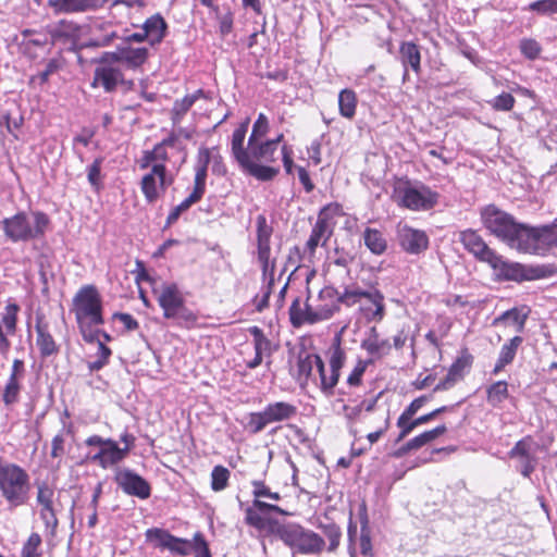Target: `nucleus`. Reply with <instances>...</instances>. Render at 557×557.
Here are the masks:
<instances>
[{
    "label": "nucleus",
    "instance_id": "f257e3e1",
    "mask_svg": "<svg viewBox=\"0 0 557 557\" xmlns=\"http://www.w3.org/2000/svg\"><path fill=\"white\" fill-rule=\"evenodd\" d=\"M72 312L78 330L87 343L98 341L99 326L104 323L102 298L94 285H85L78 289L72 301Z\"/></svg>",
    "mask_w": 557,
    "mask_h": 557
},
{
    "label": "nucleus",
    "instance_id": "f03ea898",
    "mask_svg": "<svg viewBox=\"0 0 557 557\" xmlns=\"http://www.w3.org/2000/svg\"><path fill=\"white\" fill-rule=\"evenodd\" d=\"M341 297L342 292L326 286L315 297H309L304 306L299 299L294 300L289 308L292 324L300 326L329 320L338 310Z\"/></svg>",
    "mask_w": 557,
    "mask_h": 557
},
{
    "label": "nucleus",
    "instance_id": "7ed1b4c3",
    "mask_svg": "<svg viewBox=\"0 0 557 557\" xmlns=\"http://www.w3.org/2000/svg\"><path fill=\"white\" fill-rule=\"evenodd\" d=\"M46 213L34 211L30 213L17 212L1 221L5 237L13 243H26L45 236L49 225Z\"/></svg>",
    "mask_w": 557,
    "mask_h": 557
},
{
    "label": "nucleus",
    "instance_id": "20e7f679",
    "mask_svg": "<svg viewBox=\"0 0 557 557\" xmlns=\"http://www.w3.org/2000/svg\"><path fill=\"white\" fill-rule=\"evenodd\" d=\"M341 301L347 307H358L361 318L368 322H381L385 317L384 295L376 288L362 289L358 285L345 286Z\"/></svg>",
    "mask_w": 557,
    "mask_h": 557
},
{
    "label": "nucleus",
    "instance_id": "39448f33",
    "mask_svg": "<svg viewBox=\"0 0 557 557\" xmlns=\"http://www.w3.org/2000/svg\"><path fill=\"white\" fill-rule=\"evenodd\" d=\"M30 491L29 475L20 466L0 457V494L10 507L26 504Z\"/></svg>",
    "mask_w": 557,
    "mask_h": 557
},
{
    "label": "nucleus",
    "instance_id": "423d86ee",
    "mask_svg": "<svg viewBox=\"0 0 557 557\" xmlns=\"http://www.w3.org/2000/svg\"><path fill=\"white\" fill-rule=\"evenodd\" d=\"M482 221L492 234L507 243L511 248L522 251L525 238L523 233L528 231L527 225L516 223L509 214L493 206L486 207L482 211Z\"/></svg>",
    "mask_w": 557,
    "mask_h": 557
},
{
    "label": "nucleus",
    "instance_id": "0eeeda50",
    "mask_svg": "<svg viewBox=\"0 0 557 557\" xmlns=\"http://www.w3.org/2000/svg\"><path fill=\"white\" fill-rule=\"evenodd\" d=\"M154 294L165 319H173L181 326L191 327L197 314L185 306V298L175 283H162Z\"/></svg>",
    "mask_w": 557,
    "mask_h": 557
},
{
    "label": "nucleus",
    "instance_id": "6e6552de",
    "mask_svg": "<svg viewBox=\"0 0 557 557\" xmlns=\"http://www.w3.org/2000/svg\"><path fill=\"white\" fill-rule=\"evenodd\" d=\"M247 156L248 164L240 163V168L258 181H271L278 174V168L269 165L277 160L274 143L248 141Z\"/></svg>",
    "mask_w": 557,
    "mask_h": 557
},
{
    "label": "nucleus",
    "instance_id": "1a4fd4ad",
    "mask_svg": "<svg viewBox=\"0 0 557 557\" xmlns=\"http://www.w3.org/2000/svg\"><path fill=\"white\" fill-rule=\"evenodd\" d=\"M396 202L412 211H426L435 207L438 194L424 184L400 185L394 190Z\"/></svg>",
    "mask_w": 557,
    "mask_h": 557
},
{
    "label": "nucleus",
    "instance_id": "9d476101",
    "mask_svg": "<svg viewBox=\"0 0 557 557\" xmlns=\"http://www.w3.org/2000/svg\"><path fill=\"white\" fill-rule=\"evenodd\" d=\"M285 513V511L276 505L268 504L260 499H253L252 504L245 509V522L255 528L260 536H269L277 530L278 521L273 519L270 513Z\"/></svg>",
    "mask_w": 557,
    "mask_h": 557
},
{
    "label": "nucleus",
    "instance_id": "9b49d317",
    "mask_svg": "<svg viewBox=\"0 0 557 557\" xmlns=\"http://www.w3.org/2000/svg\"><path fill=\"white\" fill-rule=\"evenodd\" d=\"M524 234L522 251L545 256L550 250H557V223L542 227H529Z\"/></svg>",
    "mask_w": 557,
    "mask_h": 557
},
{
    "label": "nucleus",
    "instance_id": "f8f14e48",
    "mask_svg": "<svg viewBox=\"0 0 557 557\" xmlns=\"http://www.w3.org/2000/svg\"><path fill=\"white\" fill-rule=\"evenodd\" d=\"M147 542L159 549H166L177 556H187L193 550V541L172 535L160 528L148 529L145 533Z\"/></svg>",
    "mask_w": 557,
    "mask_h": 557
},
{
    "label": "nucleus",
    "instance_id": "ddd939ff",
    "mask_svg": "<svg viewBox=\"0 0 557 557\" xmlns=\"http://www.w3.org/2000/svg\"><path fill=\"white\" fill-rule=\"evenodd\" d=\"M140 182V188L148 203L156 202L161 194L172 184V176L168 175L165 165L152 164Z\"/></svg>",
    "mask_w": 557,
    "mask_h": 557
},
{
    "label": "nucleus",
    "instance_id": "4468645a",
    "mask_svg": "<svg viewBox=\"0 0 557 557\" xmlns=\"http://www.w3.org/2000/svg\"><path fill=\"white\" fill-rule=\"evenodd\" d=\"M257 243H258V259L261 263L262 275L267 276L270 273V283L273 282L274 261L270 259V238L272 235V227L268 224L265 216H257Z\"/></svg>",
    "mask_w": 557,
    "mask_h": 557
},
{
    "label": "nucleus",
    "instance_id": "2eb2a0df",
    "mask_svg": "<svg viewBox=\"0 0 557 557\" xmlns=\"http://www.w3.org/2000/svg\"><path fill=\"white\" fill-rule=\"evenodd\" d=\"M534 442L530 436L518 441L511 450L509 457L518 460V469L524 478H530L534 472L537 459L533 455Z\"/></svg>",
    "mask_w": 557,
    "mask_h": 557
},
{
    "label": "nucleus",
    "instance_id": "dca6fc26",
    "mask_svg": "<svg viewBox=\"0 0 557 557\" xmlns=\"http://www.w3.org/2000/svg\"><path fill=\"white\" fill-rule=\"evenodd\" d=\"M397 236L400 247L411 255H419L428 249L429 237L424 231L399 224Z\"/></svg>",
    "mask_w": 557,
    "mask_h": 557
},
{
    "label": "nucleus",
    "instance_id": "f3484780",
    "mask_svg": "<svg viewBox=\"0 0 557 557\" xmlns=\"http://www.w3.org/2000/svg\"><path fill=\"white\" fill-rule=\"evenodd\" d=\"M148 58V49L145 47H132L127 44L120 45L114 52H106L102 61H113L124 63L128 67L135 69L145 63Z\"/></svg>",
    "mask_w": 557,
    "mask_h": 557
},
{
    "label": "nucleus",
    "instance_id": "a211bd4d",
    "mask_svg": "<svg viewBox=\"0 0 557 557\" xmlns=\"http://www.w3.org/2000/svg\"><path fill=\"white\" fill-rule=\"evenodd\" d=\"M115 481L124 493L146 499L150 496L151 490L148 482L137 473L124 469L115 474Z\"/></svg>",
    "mask_w": 557,
    "mask_h": 557
},
{
    "label": "nucleus",
    "instance_id": "6ab92c4d",
    "mask_svg": "<svg viewBox=\"0 0 557 557\" xmlns=\"http://www.w3.org/2000/svg\"><path fill=\"white\" fill-rule=\"evenodd\" d=\"M25 377V364L23 360L14 359L11 373L2 391V400L5 405H13L18 401L22 389V382Z\"/></svg>",
    "mask_w": 557,
    "mask_h": 557
},
{
    "label": "nucleus",
    "instance_id": "aec40b11",
    "mask_svg": "<svg viewBox=\"0 0 557 557\" xmlns=\"http://www.w3.org/2000/svg\"><path fill=\"white\" fill-rule=\"evenodd\" d=\"M459 239L465 249L480 261L490 263L493 258L495 259L496 252L485 244L483 238L475 231L466 230L460 232Z\"/></svg>",
    "mask_w": 557,
    "mask_h": 557
},
{
    "label": "nucleus",
    "instance_id": "412c9836",
    "mask_svg": "<svg viewBox=\"0 0 557 557\" xmlns=\"http://www.w3.org/2000/svg\"><path fill=\"white\" fill-rule=\"evenodd\" d=\"M109 62L101 60V64L95 70L91 83L92 87H102L107 92L113 91L123 82L121 70L109 64Z\"/></svg>",
    "mask_w": 557,
    "mask_h": 557
},
{
    "label": "nucleus",
    "instance_id": "4be33fe9",
    "mask_svg": "<svg viewBox=\"0 0 557 557\" xmlns=\"http://www.w3.org/2000/svg\"><path fill=\"white\" fill-rule=\"evenodd\" d=\"M331 210H337V206L334 208L327 206L323 208L319 213L318 221L313 226L310 237L307 242V247L311 252L314 251L319 245L324 246L332 235L333 227L329 222V212Z\"/></svg>",
    "mask_w": 557,
    "mask_h": 557
},
{
    "label": "nucleus",
    "instance_id": "5701e85b",
    "mask_svg": "<svg viewBox=\"0 0 557 557\" xmlns=\"http://www.w3.org/2000/svg\"><path fill=\"white\" fill-rule=\"evenodd\" d=\"M360 346L371 356V360L381 359L387 356L392 350L389 339L382 337L375 326H371L368 330Z\"/></svg>",
    "mask_w": 557,
    "mask_h": 557
},
{
    "label": "nucleus",
    "instance_id": "b1692460",
    "mask_svg": "<svg viewBox=\"0 0 557 557\" xmlns=\"http://www.w3.org/2000/svg\"><path fill=\"white\" fill-rule=\"evenodd\" d=\"M127 454V447H120L114 440H111L107 446L92 455L90 460L98 463L101 468L108 469L124 460Z\"/></svg>",
    "mask_w": 557,
    "mask_h": 557
},
{
    "label": "nucleus",
    "instance_id": "393cba45",
    "mask_svg": "<svg viewBox=\"0 0 557 557\" xmlns=\"http://www.w3.org/2000/svg\"><path fill=\"white\" fill-rule=\"evenodd\" d=\"M53 498L54 491L47 484H41L38 486L37 491V503L41 507L40 508V517L44 520L45 524L48 528H55L58 524V519L55 517L54 508H53Z\"/></svg>",
    "mask_w": 557,
    "mask_h": 557
},
{
    "label": "nucleus",
    "instance_id": "a878e982",
    "mask_svg": "<svg viewBox=\"0 0 557 557\" xmlns=\"http://www.w3.org/2000/svg\"><path fill=\"white\" fill-rule=\"evenodd\" d=\"M488 264L497 272V275L505 280L519 282L531 278V276L527 274V270L523 265L508 262L497 253L495 255V259L493 258Z\"/></svg>",
    "mask_w": 557,
    "mask_h": 557
},
{
    "label": "nucleus",
    "instance_id": "bb28decb",
    "mask_svg": "<svg viewBox=\"0 0 557 557\" xmlns=\"http://www.w3.org/2000/svg\"><path fill=\"white\" fill-rule=\"evenodd\" d=\"M141 29H144V35L147 37V42L153 47L161 44L166 36L168 24L165 20L157 13L144 22Z\"/></svg>",
    "mask_w": 557,
    "mask_h": 557
},
{
    "label": "nucleus",
    "instance_id": "cd10ccee",
    "mask_svg": "<svg viewBox=\"0 0 557 557\" xmlns=\"http://www.w3.org/2000/svg\"><path fill=\"white\" fill-rule=\"evenodd\" d=\"M296 412V407L285 401L269 404L262 410L268 424L286 421L293 418Z\"/></svg>",
    "mask_w": 557,
    "mask_h": 557
},
{
    "label": "nucleus",
    "instance_id": "c85d7f7f",
    "mask_svg": "<svg viewBox=\"0 0 557 557\" xmlns=\"http://www.w3.org/2000/svg\"><path fill=\"white\" fill-rule=\"evenodd\" d=\"M213 156L211 154L210 149L200 148L197 156V163L195 166V181L194 184L206 189V181H207V170L208 165ZM220 162L216 157H214V165L213 171H220Z\"/></svg>",
    "mask_w": 557,
    "mask_h": 557
},
{
    "label": "nucleus",
    "instance_id": "c756f323",
    "mask_svg": "<svg viewBox=\"0 0 557 557\" xmlns=\"http://www.w3.org/2000/svg\"><path fill=\"white\" fill-rule=\"evenodd\" d=\"M465 358H458L449 367L446 376L441 380L434 387V392L447 391L454 387L459 381L463 379L465 370L468 367Z\"/></svg>",
    "mask_w": 557,
    "mask_h": 557
},
{
    "label": "nucleus",
    "instance_id": "7c9ffc66",
    "mask_svg": "<svg viewBox=\"0 0 557 557\" xmlns=\"http://www.w3.org/2000/svg\"><path fill=\"white\" fill-rule=\"evenodd\" d=\"M249 119L247 117L234 132L232 135V153L238 164L246 163L248 164V156L247 148H244V141L246 137V133L249 126Z\"/></svg>",
    "mask_w": 557,
    "mask_h": 557
},
{
    "label": "nucleus",
    "instance_id": "2f4dec72",
    "mask_svg": "<svg viewBox=\"0 0 557 557\" xmlns=\"http://www.w3.org/2000/svg\"><path fill=\"white\" fill-rule=\"evenodd\" d=\"M522 342L523 339L521 336H515L502 346L497 361L493 369L494 374L499 373L506 366L513 361L518 348Z\"/></svg>",
    "mask_w": 557,
    "mask_h": 557
},
{
    "label": "nucleus",
    "instance_id": "473e14b6",
    "mask_svg": "<svg viewBox=\"0 0 557 557\" xmlns=\"http://www.w3.org/2000/svg\"><path fill=\"white\" fill-rule=\"evenodd\" d=\"M36 345L40 351L41 357L46 358L58 352V345L50 334L47 324L38 322L36 324Z\"/></svg>",
    "mask_w": 557,
    "mask_h": 557
},
{
    "label": "nucleus",
    "instance_id": "72a5a7b5",
    "mask_svg": "<svg viewBox=\"0 0 557 557\" xmlns=\"http://www.w3.org/2000/svg\"><path fill=\"white\" fill-rule=\"evenodd\" d=\"M323 546L324 541L320 535L302 528L295 549L301 554H315L321 552Z\"/></svg>",
    "mask_w": 557,
    "mask_h": 557
},
{
    "label": "nucleus",
    "instance_id": "f704fd0d",
    "mask_svg": "<svg viewBox=\"0 0 557 557\" xmlns=\"http://www.w3.org/2000/svg\"><path fill=\"white\" fill-rule=\"evenodd\" d=\"M205 190V188L194 184V189L190 195L170 211L166 218V225L175 223L182 213L187 211L193 205L197 203L202 198Z\"/></svg>",
    "mask_w": 557,
    "mask_h": 557
},
{
    "label": "nucleus",
    "instance_id": "c9c22d12",
    "mask_svg": "<svg viewBox=\"0 0 557 557\" xmlns=\"http://www.w3.org/2000/svg\"><path fill=\"white\" fill-rule=\"evenodd\" d=\"M319 387L323 395L330 397L334 394L341 374L331 368L326 369L324 362L319 366Z\"/></svg>",
    "mask_w": 557,
    "mask_h": 557
},
{
    "label": "nucleus",
    "instance_id": "e433bc0d",
    "mask_svg": "<svg viewBox=\"0 0 557 557\" xmlns=\"http://www.w3.org/2000/svg\"><path fill=\"white\" fill-rule=\"evenodd\" d=\"M363 240L367 248L374 255H382L387 248V242L379 230L367 227L363 232Z\"/></svg>",
    "mask_w": 557,
    "mask_h": 557
},
{
    "label": "nucleus",
    "instance_id": "4c0bfd02",
    "mask_svg": "<svg viewBox=\"0 0 557 557\" xmlns=\"http://www.w3.org/2000/svg\"><path fill=\"white\" fill-rule=\"evenodd\" d=\"M326 357L329 361V368L341 374V370L346 362V351L341 346L339 336H335L332 345L329 347L326 351Z\"/></svg>",
    "mask_w": 557,
    "mask_h": 557
},
{
    "label": "nucleus",
    "instance_id": "58836bf2",
    "mask_svg": "<svg viewBox=\"0 0 557 557\" xmlns=\"http://www.w3.org/2000/svg\"><path fill=\"white\" fill-rule=\"evenodd\" d=\"M205 94L201 89L195 91L191 95L185 96L181 100H176L174 102L173 109H172V121L174 124H177L182 121L183 116L186 114V112L193 107V104L201 97H203Z\"/></svg>",
    "mask_w": 557,
    "mask_h": 557
},
{
    "label": "nucleus",
    "instance_id": "ea45409f",
    "mask_svg": "<svg viewBox=\"0 0 557 557\" xmlns=\"http://www.w3.org/2000/svg\"><path fill=\"white\" fill-rule=\"evenodd\" d=\"M302 531V528L297 524H281L277 523V530H274L275 536H277L281 541H283L287 546L295 549L299 535Z\"/></svg>",
    "mask_w": 557,
    "mask_h": 557
},
{
    "label": "nucleus",
    "instance_id": "a19ab883",
    "mask_svg": "<svg viewBox=\"0 0 557 557\" xmlns=\"http://www.w3.org/2000/svg\"><path fill=\"white\" fill-rule=\"evenodd\" d=\"M357 96L351 89H343L338 95V109L342 116L352 119L356 114Z\"/></svg>",
    "mask_w": 557,
    "mask_h": 557
},
{
    "label": "nucleus",
    "instance_id": "79ce46f5",
    "mask_svg": "<svg viewBox=\"0 0 557 557\" xmlns=\"http://www.w3.org/2000/svg\"><path fill=\"white\" fill-rule=\"evenodd\" d=\"M169 160V156L166 152V148L162 145L158 144L150 151H145L143 158L140 159L139 166L140 169H149L152 164H161L165 165V162Z\"/></svg>",
    "mask_w": 557,
    "mask_h": 557
},
{
    "label": "nucleus",
    "instance_id": "37998d69",
    "mask_svg": "<svg viewBox=\"0 0 557 557\" xmlns=\"http://www.w3.org/2000/svg\"><path fill=\"white\" fill-rule=\"evenodd\" d=\"M322 358L319 355H307L305 358L298 360V379L299 381L307 382L312 375V372L319 371V366L322 363Z\"/></svg>",
    "mask_w": 557,
    "mask_h": 557
},
{
    "label": "nucleus",
    "instance_id": "c03bdc74",
    "mask_svg": "<svg viewBox=\"0 0 557 557\" xmlns=\"http://www.w3.org/2000/svg\"><path fill=\"white\" fill-rule=\"evenodd\" d=\"M400 57L404 65H409L414 72L420 70L421 55L413 42H404L400 46Z\"/></svg>",
    "mask_w": 557,
    "mask_h": 557
},
{
    "label": "nucleus",
    "instance_id": "a18cd8bd",
    "mask_svg": "<svg viewBox=\"0 0 557 557\" xmlns=\"http://www.w3.org/2000/svg\"><path fill=\"white\" fill-rule=\"evenodd\" d=\"M446 430H447L446 426L444 424H442V425L434 428L433 430L425 431V432L414 436L410 441H408L407 449H419L422 446L433 442L442 434H444L446 432Z\"/></svg>",
    "mask_w": 557,
    "mask_h": 557
},
{
    "label": "nucleus",
    "instance_id": "49530a36",
    "mask_svg": "<svg viewBox=\"0 0 557 557\" xmlns=\"http://www.w3.org/2000/svg\"><path fill=\"white\" fill-rule=\"evenodd\" d=\"M249 333L253 338L255 351L258 355L271 356L273 347L271 341L264 335L263 331L258 326H251Z\"/></svg>",
    "mask_w": 557,
    "mask_h": 557
},
{
    "label": "nucleus",
    "instance_id": "de8ad7c7",
    "mask_svg": "<svg viewBox=\"0 0 557 557\" xmlns=\"http://www.w3.org/2000/svg\"><path fill=\"white\" fill-rule=\"evenodd\" d=\"M508 396V384L505 381H497L487 388V403L493 407H498Z\"/></svg>",
    "mask_w": 557,
    "mask_h": 557
},
{
    "label": "nucleus",
    "instance_id": "09e8293b",
    "mask_svg": "<svg viewBox=\"0 0 557 557\" xmlns=\"http://www.w3.org/2000/svg\"><path fill=\"white\" fill-rule=\"evenodd\" d=\"M50 5L60 13H76L89 10L86 0H51Z\"/></svg>",
    "mask_w": 557,
    "mask_h": 557
},
{
    "label": "nucleus",
    "instance_id": "8fccbe9b",
    "mask_svg": "<svg viewBox=\"0 0 557 557\" xmlns=\"http://www.w3.org/2000/svg\"><path fill=\"white\" fill-rule=\"evenodd\" d=\"M527 320V313H522L519 309L513 308L505 311L499 317L494 320V324H498L500 322H507L516 326L518 332H521L524 327V323Z\"/></svg>",
    "mask_w": 557,
    "mask_h": 557
},
{
    "label": "nucleus",
    "instance_id": "3c124183",
    "mask_svg": "<svg viewBox=\"0 0 557 557\" xmlns=\"http://www.w3.org/2000/svg\"><path fill=\"white\" fill-rule=\"evenodd\" d=\"M231 472L223 466H215L211 472V488L214 492H221L228 485Z\"/></svg>",
    "mask_w": 557,
    "mask_h": 557
},
{
    "label": "nucleus",
    "instance_id": "603ef678",
    "mask_svg": "<svg viewBox=\"0 0 557 557\" xmlns=\"http://www.w3.org/2000/svg\"><path fill=\"white\" fill-rule=\"evenodd\" d=\"M94 343L98 344V351L96 360L88 362V369L90 372L99 371L102 369L109 361L111 356V349L107 347L102 341H95Z\"/></svg>",
    "mask_w": 557,
    "mask_h": 557
},
{
    "label": "nucleus",
    "instance_id": "864d4df0",
    "mask_svg": "<svg viewBox=\"0 0 557 557\" xmlns=\"http://www.w3.org/2000/svg\"><path fill=\"white\" fill-rule=\"evenodd\" d=\"M268 422L262 411L251 412L247 416V421L244 424L245 430L249 433L257 434L268 426Z\"/></svg>",
    "mask_w": 557,
    "mask_h": 557
},
{
    "label": "nucleus",
    "instance_id": "5fc2aeb1",
    "mask_svg": "<svg viewBox=\"0 0 557 557\" xmlns=\"http://www.w3.org/2000/svg\"><path fill=\"white\" fill-rule=\"evenodd\" d=\"M527 10L540 15H553L557 13V0H536L531 2Z\"/></svg>",
    "mask_w": 557,
    "mask_h": 557
},
{
    "label": "nucleus",
    "instance_id": "6e6d98bb",
    "mask_svg": "<svg viewBox=\"0 0 557 557\" xmlns=\"http://www.w3.org/2000/svg\"><path fill=\"white\" fill-rule=\"evenodd\" d=\"M371 362L372 360H358L347 377V385L350 387L359 386L362 382V376Z\"/></svg>",
    "mask_w": 557,
    "mask_h": 557
},
{
    "label": "nucleus",
    "instance_id": "4d7b16f0",
    "mask_svg": "<svg viewBox=\"0 0 557 557\" xmlns=\"http://www.w3.org/2000/svg\"><path fill=\"white\" fill-rule=\"evenodd\" d=\"M101 165H102V159L97 158L88 168H87V178L90 185L96 189L99 190L102 184L101 178Z\"/></svg>",
    "mask_w": 557,
    "mask_h": 557
},
{
    "label": "nucleus",
    "instance_id": "13d9d810",
    "mask_svg": "<svg viewBox=\"0 0 557 557\" xmlns=\"http://www.w3.org/2000/svg\"><path fill=\"white\" fill-rule=\"evenodd\" d=\"M18 310L20 307L16 304H9L5 307L2 323L9 334H13L15 332Z\"/></svg>",
    "mask_w": 557,
    "mask_h": 557
},
{
    "label": "nucleus",
    "instance_id": "bf43d9fd",
    "mask_svg": "<svg viewBox=\"0 0 557 557\" xmlns=\"http://www.w3.org/2000/svg\"><path fill=\"white\" fill-rule=\"evenodd\" d=\"M269 131V121L265 114L260 113L257 121L252 126V132L249 136L248 141H257L261 137L265 136Z\"/></svg>",
    "mask_w": 557,
    "mask_h": 557
},
{
    "label": "nucleus",
    "instance_id": "052dcab7",
    "mask_svg": "<svg viewBox=\"0 0 557 557\" xmlns=\"http://www.w3.org/2000/svg\"><path fill=\"white\" fill-rule=\"evenodd\" d=\"M252 495L255 499H260L262 497L280 500L281 495L277 492H272L262 481H252Z\"/></svg>",
    "mask_w": 557,
    "mask_h": 557
},
{
    "label": "nucleus",
    "instance_id": "680f3d73",
    "mask_svg": "<svg viewBox=\"0 0 557 557\" xmlns=\"http://www.w3.org/2000/svg\"><path fill=\"white\" fill-rule=\"evenodd\" d=\"M396 425L400 430L396 442L403 441L417 428L414 420L403 413L398 417Z\"/></svg>",
    "mask_w": 557,
    "mask_h": 557
},
{
    "label": "nucleus",
    "instance_id": "e2e57ef3",
    "mask_svg": "<svg viewBox=\"0 0 557 557\" xmlns=\"http://www.w3.org/2000/svg\"><path fill=\"white\" fill-rule=\"evenodd\" d=\"M520 50L525 58L534 60L540 55L542 48L534 39H522L520 41Z\"/></svg>",
    "mask_w": 557,
    "mask_h": 557
},
{
    "label": "nucleus",
    "instance_id": "0e129e2a",
    "mask_svg": "<svg viewBox=\"0 0 557 557\" xmlns=\"http://www.w3.org/2000/svg\"><path fill=\"white\" fill-rule=\"evenodd\" d=\"M491 104H492L493 109H495L497 111H509L512 109V107L515 104V98L510 94L503 92V94L498 95L497 97H495L491 101Z\"/></svg>",
    "mask_w": 557,
    "mask_h": 557
},
{
    "label": "nucleus",
    "instance_id": "69168bd1",
    "mask_svg": "<svg viewBox=\"0 0 557 557\" xmlns=\"http://www.w3.org/2000/svg\"><path fill=\"white\" fill-rule=\"evenodd\" d=\"M191 552L195 553V557H211L208 544L200 533L194 535Z\"/></svg>",
    "mask_w": 557,
    "mask_h": 557
},
{
    "label": "nucleus",
    "instance_id": "338daca9",
    "mask_svg": "<svg viewBox=\"0 0 557 557\" xmlns=\"http://www.w3.org/2000/svg\"><path fill=\"white\" fill-rule=\"evenodd\" d=\"M214 15L219 20V29L221 35H228L233 29V13L227 11L226 13L221 14V11L219 10V13Z\"/></svg>",
    "mask_w": 557,
    "mask_h": 557
},
{
    "label": "nucleus",
    "instance_id": "774afa93",
    "mask_svg": "<svg viewBox=\"0 0 557 557\" xmlns=\"http://www.w3.org/2000/svg\"><path fill=\"white\" fill-rule=\"evenodd\" d=\"M41 540L38 534H32L22 549V557H38L37 548Z\"/></svg>",
    "mask_w": 557,
    "mask_h": 557
}]
</instances>
